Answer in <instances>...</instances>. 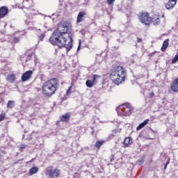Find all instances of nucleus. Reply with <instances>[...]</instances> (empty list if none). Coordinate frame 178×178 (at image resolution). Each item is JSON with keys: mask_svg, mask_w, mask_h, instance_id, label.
I'll list each match as a JSON object with an SVG mask.
<instances>
[{"mask_svg": "<svg viewBox=\"0 0 178 178\" xmlns=\"http://www.w3.org/2000/svg\"><path fill=\"white\" fill-rule=\"evenodd\" d=\"M122 105L124 106H125V108H127V109H131V108H133V107H131V104H130L129 103H124Z\"/></svg>", "mask_w": 178, "mask_h": 178, "instance_id": "nucleus-25", "label": "nucleus"}, {"mask_svg": "<svg viewBox=\"0 0 178 178\" xmlns=\"http://www.w3.org/2000/svg\"><path fill=\"white\" fill-rule=\"evenodd\" d=\"M177 3V0H168V1L165 4V8L168 10H172L176 4Z\"/></svg>", "mask_w": 178, "mask_h": 178, "instance_id": "nucleus-7", "label": "nucleus"}, {"mask_svg": "<svg viewBox=\"0 0 178 178\" xmlns=\"http://www.w3.org/2000/svg\"><path fill=\"white\" fill-rule=\"evenodd\" d=\"M5 118H6V115L5 113L0 114V122L5 120Z\"/></svg>", "mask_w": 178, "mask_h": 178, "instance_id": "nucleus-26", "label": "nucleus"}, {"mask_svg": "<svg viewBox=\"0 0 178 178\" xmlns=\"http://www.w3.org/2000/svg\"><path fill=\"white\" fill-rule=\"evenodd\" d=\"M6 80H7L8 83H13L15 80H16V76L15 74H9L6 78Z\"/></svg>", "mask_w": 178, "mask_h": 178, "instance_id": "nucleus-13", "label": "nucleus"}, {"mask_svg": "<svg viewBox=\"0 0 178 178\" xmlns=\"http://www.w3.org/2000/svg\"><path fill=\"white\" fill-rule=\"evenodd\" d=\"M40 41H43L44 38H45V33H42L38 36Z\"/></svg>", "mask_w": 178, "mask_h": 178, "instance_id": "nucleus-27", "label": "nucleus"}, {"mask_svg": "<svg viewBox=\"0 0 178 178\" xmlns=\"http://www.w3.org/2000/svg\"><path fill=\"white\" fill-rule=\"evenodd\" d=\"M58 86L59 80L56 78H52L43 84L42 87V93L46 97H51L56 92Z\"/></svg>", "mask_w": 178, "mask_h": 178, "instance_id": "nucleus-2", "label": "nucleus"}, {"mask_svg": "<svg viewBox=\"0 0 178 178\" xmlns=\"http://www.w3.org/2000/svg\"><path fill=\"white\" fill-rule=\"evenodd\" d=\"M148 122H149V119L145 120L144 122L140 123L137 127H136V131H138L143 129V127H145L147 124H148Z\"/></svg>", "mask_w": 178, "mask_h": 178, "instance_id": "nucleus-15", "label": "nucleus"}, {"mask_svg": "<svg viewBox=\"0 0 178 178\" xmlns=\"http://www.w3.org/2000/svg\"><path fill=\"white\" fill-rule=\"evenodd\" d=\"M13 42H19V38H15L13 39Z\"/></svg>", "mask_w": 178, "mask_h": 178, "instance_id": "nucleus-34", "label": "nucleus"}, {"mask_svg": "<svg viewBox=\"0 0 178 178\" xmlns=\"http://www.w3.org/2000/svg\"><path fill=\"white\" fill-rule=\"evenodd\" d=\"M110 77L115 84L119 86L126 80V70L122 66L118 65L111 70Z\"/></svg>", "mask_w": 178, "mask_h": 178, "instance_id": "nucleus-3", "label": "nucleus"}, {"mask_svg": "<svg viewBox=\"0 0 178 178\" xmlns=\"http://www.w3.org/2000/svg\"><path fill=\"white\" fill-rule=\"evenodd\" d=\"M137 42H143V39L137 38Z\"/></svg>", "mask_w": 178, "mask_h": 178, "instance_id": "nucleus-35", "label": "nucleus"}, {"mask_svg": "<svg viewBox=\"0 0 178 178\" xmlns=\"http://www.w3.org/2000/svg\"><path fill=\"white\" fill-rule=\"evenodd\" d=\"M154 92L150 93V97L152 98L154 97Z\"/></svg>", "mask_w": 178, "mask_h": 178, "instance_id": "nucleus-36", "label": "nucleus"}, {"mask_svg": "<svg viewBox=\"0 0 178 178\" xmlns=\"http://www.w3.org/2000/svg\"><path fill=\"white\" fill-rule=\"evenodd\" d=\"M33 71L29 70L23 74V81H29L31 77H33Z\"/></svg>", "mask_w": 178, "mask_h": 178, "instance_id": "nucleus-9", "label": "nucleus"}, {"mask_svg": "<svg viewBox=\"0 0 178 178\" xmlns=\"http://www.w3.org/2000/svg\"><path fill=\"white\" fill-rule=\"evenodd\" d=\"M95 83H93L92 81L88 79L86 82V85L89 88H91L92 87H93Z\"/></svg>", "mask_w": 178, "mask_h": 178, "instance_id": "nucleus-22", "label": "nucleus"}, {"mask_svg": "<svg viewBox=\"0 0 178 178\" xmlns=\"http://www.w3.org/2000/svg\"><path fill=\"white\" fill-rule=\"evenodd\" d=\"M21 80H23V75H22L21 76Z\"/></svg>", "mask_w": 178, "mask_h": 178, "instance_id": "nucleus-38", "label": "nucleus"}, {"mask_svg": "<svg viewBox=\"0 0 178 178\" xmlns=\"http://www.w3.org/2000/svg\"><path fill=\"white\" fill-rule=\"evenodd\" d=\"M162 18H165V14L161 15L159 12H153L150 16V24L160 26Z\"/></svg>", "mask_w": 178, "mask_h": 178, "instance_id": "nucleus-4", "label": "nucleus"}, {"mask_svg": "<svg viewBox=\"0 0 178 178\" xmlns=\"http://www.w3.org/2000/svg\"><path fill=\"white\" fill-rule=\"evenodd\" d=\"M70 26V23L67 21L60 22L49 38L50 44L56 45L58 48H66L67 52H69L73 48V38L67 34Z\"/></svg>", "mask_w": 178, "mask_h": 178, "instance_id": "nucleus-1", "label": "nucleus"}, {"mask_svg": "<svg viewBox=\"0 0 178 178\" xmlns=\"http://www.w3.org/2000/svg\"><path fill=\"white\" fill-rule=\"evenodd\" d=\"M169 163H170V158H168L167 161H166V163H165V165L164 166V169L165 170L166 169V168H168V165H169Z\"/></svg>", "mask_w": 178, "mask_h": 178, "instance_id": "nucleus-29", "label": "nucleus"}, {"mask_svg": "<svg viewBox=\"0 0 178 178\" xmlns=\"http://www.w3.org/2000/svg\"><path fill=\"white\" fill-rule=\"evenodd\" d=\"M132 143L133 141H131V138L130 137H127L124 140V145H125V147H129V145H130V144H132Z\"/></svg>", "mask_w": 178, "mask_h": 178, "instance_id": "nucleus-19", "label": "nucleus"}, {"mask_svg": "<svg viewBox=\"0 0 178 178\" xmlns=\"http://www.w3.org/2000/svg\"><path fill=\"white\" fill-rule=\"evenodd\" d=\"M104 144H105V140H98L96 141L95 144V147L98 151H99V149H101V147H102V145Z\"/></svg>", "mask_w": 178, "mask_h": 178, "instance_id": "nucleus-14", "label": "nucleus"}, {"mask_svg": "<svg viewBox=\"0 0 178 178\" xmlns=\"http://www.w3.org/2000/svg\"><path fill=\"white\" fill-rule=\"evenodd\" d=\"M107 1V3L108 5H112V3H113V2H115V0H106Z\"/></svg>", "mask_w": 178, "mask_h": 178, "instance_id": "nucleus-33", "label": "nucleus"}, {"mask_svg": "<svg viewBox=\"0 0 178 178\" xmlns=\"http://www.w3.org/2000/svg\"><path fill=\"white\" fill-rule=\"evenodd\" d=\"M45 175L49 178H58L60 176V170L54 168L52 166L47 167L45 171Z\"/></svg>", "mask_w": 178, "mask_h": 178, "instance_id": "nucleus-6", "label": "nucleus"}, {"mask_svg": "<svg viewBox=\"0 0 178 178\" xmlns=\"http://www.w3.org/2000/svg\"><path fill=\"white\" fill-rule=\"evenodd\" d=\"M69 94H72V86L67 90V95H69Z\"/></svg>", "mask_w": 178, "mask_h": 178, "instance_id": "nucleus-31", "label": "nucleus"}, {"mask_svg": "<svg viewBox=\"0 0 178 178\" xmlns=\"http://www.w3.org/2000/svg\"><path fill=\"white\" fill-rule=\"evenodd\" d=\"M15 106V101L10 100L7 104V108H12Z\"/></svg>", "mask_w": 178, "mask_h": 178, "instance_id": "nucleus-24", "label": "nucleus"}, {"mask_svg": "<svg viewBox=\"0 0 178 178\" xmlns=\"http://www.w3.org/2000/svg\"><path fill=\"white\" fill-rule=\"evenodd\" d=\"M115 154H111V157H110V162H113V161H115Z\"/></svg>", "mask_w": 178, "mask_h": 178, "instance_id": "nucleus-32", "label": "nucleus"}, {"mask_svg": "<svg viewBox=\"0 0 178 178\" xmlns=\"http://www.w3.org/2000/svg\"><path fill=\"white\" fill-rule=\"evenodd\" d=\"M25 55L26 56V62L27 60H31V57L33 55H34V53H33V50H28L26 53Z\"/></svg>", "mask_w": 178, "mask_h": 178, "instance_id": "nucleus-18", "label": "nucleus"}, {"mask_svg": "<svg viewBox=\"0 0 178 178\" xmlns=\"http://www.w3.org/2000/svg\"><path fill=\"white\" fill-rule=\"evenodd\" d=\"M134 111V108H129L124 113V118H126L127 116H131V113H133V111Z\"/></svg>", "mask_w": 178, "mask_h": 178, "instance_id": "nucleus-21", "label": "nucleus"}, {"mask_svg": "<svg viewBox=\"0 0 178 178\" xmlns=\"http://www.w3.org/2000/svg\"><path fill=\"white\" fill-rule=\"evenodd\" d=\"M139 22L145 26H151V15L148 12H142L138 15Z\"/></svg>", "mask_w": 178, "mask_h": 178, "instance_id": "nucleus-5", "label": "nucleus"}, {"mask_svg": "<svg viewBox=\"0 0 178 178\" xmlns=\"http://www.w3.org/2000/svg\"><path fill=\"white\" fill-rule=\"evenodd\" d=\"M8 13H9V9L6 6H2L0 8V19H3Z\"/></svg>", "mask_w": 178, "mask_h": 178, "instance_id": "nucleus-10", "label": "nucleus"}, {"mask_svg": "<svg viewBox=\"0 0 178 178\" xmlns=\"http://www.w3.org/2000/svg\"><path fill=\"white\" fill-rule=\"evenodd\" d=\"M117 113L118 116H121V118H124V113L123 109L120 108V106L116 108Z\"/></svg>", "mask_w": 178, "mask_h": 178, "instance_id": "nucleus-20", "label": "nucleus"}, {"mask_svg": "<svg viewBox=\"0 0 178 178\" xmlns=\"http://www.w3.org/2000/svg\"><path fill=\"white\" fill-rule=\"evenodd\" d=\"M168 47H169V39H166L163 42V45L161 47V51H162V52H165V50L168 49Z\"/></svg>", "mask_w": 178, "mask_h": 178, "instance_id": "nucleus-17", "label": "nucleus"}, {"mask_svg": "<svg viewBox=\"0 0 178 178\" xmlns=\"http://www.w3.org/2000/svg\"><path fill=\"white\" fill-rule=\"evenodd\" d=\"M86 16H87V13L86 12H79L77 15L76 23H81V22H84Z\"/></svg>", "mask_w": 178, "mask_h": 178, "instance_id": "nucleus-8", "label": "nucleus"}, {"mask_svg": "<svg viewBox=\"0 0 178 178\" xmlns=\"http://www.w3.org/2000/svg\"><path fill=\"white\" fill-rule=\"evenodd\" d=\"M156 54V51H154L150 54H148L149 58H153V56Z\"/></svg>", "mask_w": 178, "mask_h": 178, "instance_id": "nucleus-30", "label": "nucleus"}, {"mask_svg": "<svg viewBox=\"0 0 178 178\" xmlns=\"http://www.w3.org/2000/svg\"><path fill=\"white\" fill-rule=\"evenodd\" d=\"M60 121L63 123H67L70 121V113H66L64 115H62L60 118Z\"/></svg>", "mask_w": 178, "mask_h": 178, "instance_id": "nucleus-11", "label": "nucleus"}, {"mask_svg": "<svg viewBox=\"0 0 178 178\" xmlns=\"http://www.w3.org/2000/svg\"><path fill=\"white\" fill-rule=\"evenodd\" d=\"M97 79H99V75H97V74H93L92 76V82L94 84H97Z\"/></svg>", "mask_w": 178, "mask_h": 178, "instance_id": "nucleus-23", "label": "nucleus"}, {"mask_svg": "<svg viewBox=\"0 0 178 178\" xmlns=\"http://www.w3.org/2000/svg\"><path fill=\"white\" fill-rule=\"evenodd\" d=\"M80 47H81V43L79 42V46L78 47V50L80 49Z\"/></svg>", "mask_w": 178, "mask_h": 178, "instance_id": "nucleus-37", "label": "nucleus"}, {"mask_svg": "<svg viewBox=\"0 0 178 178\" xmlns=\"http://www.w3.org/2000/svg\"><path fill=\"white\" fill-rule=\"evenodd\" d=\"M178 60V53L175 56L174 58L172 60V63H176Z\"/></svg>", "mask_w": 178, "mask_h": 178, "instance_id": "nucleus-28", "label": "nucleus"}, {"mask_svg": "<svg viewBox=\"0 0 178 178\" xmlns=\"http://www.w3.org/2000/svg\"><path fill=\"white\" fill-rule=\"evenodd\" d=\"M38 170H39L38 167H32L30 169L28 175L29 176H33V175H35V173H38Z\"/></svg>", "mask_w": 178, "mask_h": 178, "instance_id": "nucleus-16", "label": "nucleus"}, {"mask_svg": "<svg viewBox=\"0 0 178 178\" xmlns=\"http://www.w3.org/2000/svg\"><path fill=\"white\" fill-rule=\"evenodd\" d=\"M170 88L174 92H178V78L175 79L170 84Z\"/></svg>", "mask_w": 178, "mask_h": 178, "instance_id": "nucleus-12", "label": "nucleus"}]
</instances>
